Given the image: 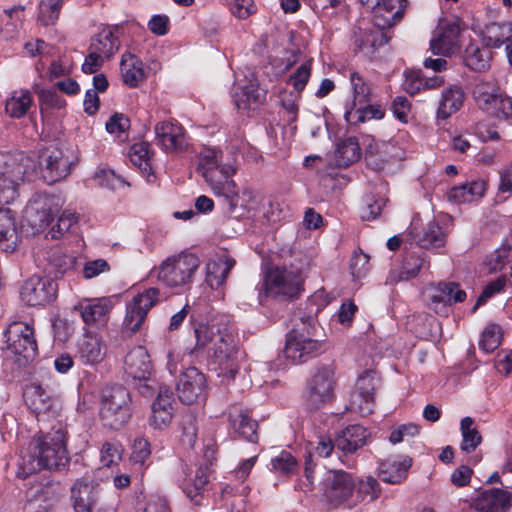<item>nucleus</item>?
Listing matches in <instances>:
<instances>
[{
  "label": "nucleus",
  "mask_w": 512,
  "mask_h": 512,
  "mask_svg": "<svg viewBox=\"0 0 512 512\" xmlns=\"http://www.w3.org/2000/svg\"><path fill=\"white\" fill-rule=\"evenodd\" d=\"M379 382L377 374L373 370H365L356 381L355 388L351 394L350 407L361 415L372 413L374 406V394Z\"/></svg>",
  "instance_id": "18"
},
{
  "label": "nucleus",
  "mask_w": 512,
  "mask_h": 512,
  "mask_svg": "<svg viewBox=\"0 0 512 512\" xmlns=\"http://www.w3.org/2000/svg\"><path fill=\"white\" fill-rule=\"evenodd\" d=\"M95 180L98 185L101 187L107 188L109 190H117L120 187L126 185V182L118 175L115 174L113 170L110 169H101L95 173Z\"/></svg>",
  "instance_id": "59"
},
{
  "label": "nucleus",
  "mask_w": 512,
  "mask_h": 512,
  "mask_svg": "<svg viewBox=\"0 0 512 512\" xmlns=\"http://www.w3.org/2000/svg\"><path fill=\"white\" fill-rule=\"evenodd\" d=\"M72 161L57 146L44 148L39 155V174L48 184H53L67 177Z\"/></svg>",
  "instance_id": "13"
},
{
  "label": "nucleus",
  "mask_w": 512,
  "mask_h": 512,
  "mask_svg": "<svg viewBox=\"0 0 512 512\" xmlns=\"http://www.w3.org/2000/svg\"><path fill=\"white\" fill-rule=\"evenodd\" d=\"M234 174L235 168L230 164H224L212 171L204 172L203 177L214 195L227 204L231 216L241 218L245 216L247 209L243 205H239L240 197L232 179Z\"/></svg>",
  "instance_id": "6"
},
{
  "label": "nucleus",
  "mask_w": 512,
  "mask_h": 512,
  "mask_svg": "<svg viewBox=\"0 0 512 512\" xmlns=\"http://www.w3.org/2000/svg\"><path fill=\"white\" fill-rule=\"evenodd\" d=\"M107 354V346L102 337L93 332H86L77 342L76 356L84 365H97Z\"/></svg>",
  "instance_id": "23"
},
{
  "label": "nucleus",
  "mask_w": 512,
  "mask_h": 512,
  "mask_svg": "<svg viewBox=\"0 0 512 512\" xmlns=\"http://www.w3.org/2000/svg\"><path fill=\"white\" fill-rule=\"evenodd\" d=\"M55 199L46 194H36L28 202L23 215V226L35 235L44 231L54 217Z\"/></svg>",
  "instance_id": "12"
},
{
  "label": "nucleus",
  "mask_w": 512,
  "mask_h": 512,
  "mask_svg": "<svg viewBox=\"0 0 512 512\" xmlns=\"http://www.w3.org/2000/svg\"><path fill=\"white\" fill-rule=\"evenodd\" d=\"M367 436V430L363 426L351 425L338 435L335 440V445L337 449L345 454L354 453L357 449L365 445Z\"/></svg>",
  "instance_id": "35"
},
{
  "label": "nucleus",
  "mask_w": 512,
  "mask_h": 512,
  "mask_svg": "<svg viewBox=\"0 0 512 512\" xmlns=\"http://www.w3.org/2000/svg\"><path fill=\"white\" fill-rule=\"evenodd\" d=\"M416 243L425 249L442 247L445 243V235L435 221L427 224L422 234L414 236Z\"/></svg>",
  "instance_id": "47"
},
{
  "label": "nucleus",
  "mask_w": 512,
  "mask_h": 512,
  "mask_svg": "<svg viewBox=\"0 0 512 512\" xmlns=\"http://www.w3.org/2000/svg\"><path fill=\"white\" fill-rule=\"evenodd\" d=\"M63 0H41L39 4V21L45 25H54L58 20Z\"/></svg>",
  "instance_id": "52"
},
{
  "label": "nucleus",
  "mask_w": 512,
  "mask_h": 512,
  "mask_svg": "<svg viewBox=\"0 0 512 512\" xmlns=\"http://www.w3.org/2000/svg\"><path fill=\"white\" fill-rule=\"evenodd\" d=\"M355 487L356 481L354 477L343 470L329 471L321 482L323 497L333 507L346 505L352 508Z\"/></svg>",
  "instance_id": "10"
},
{
  "label": "nucleus",
  "mask_w": 512,
  "mask_h": 512,
  "mask_svg": "<svg viewBox=\"0 0 512 512\" xmlns=\"http://www.w3.org/2000/svg\"><path fill=\"white\" fill-rule=\"evenodd\" d=\"M349 80L352 88V100L347 102L345 110L347 108H355L358 105L370 103L371 87L363 76L353 71L350 73Z\"/></svg>",
  "instance_id": "44"
},
{
  "label": "nucleus",
  "mask_w": 512,
  "mask_h": 512,
  "mask_svg": "<svg viewBox=\"0 0 512 512\" xmlns=\"http://www.w3.org/2000/svg\"><path fill=\"white\" fill-rule=\"evenodd\" d=\"M502 340V331L501 327L497 324L491 323L486 326L481 335V340L479 342V347L490 353L494 351L501 344Z\"/></svg>",
  "instance_id": "53"
},
{
  "label": "nucleus",
  "mask_w": 512,
  "mask_h": 512,
  "mask_svg": "<svg viewBox=\"0 0 512 512\" xmlns=\"http://www.w3.org/2000/svg\"><path fill=\"white\" fill-rule=\"evenodd\" d=\"M127 375L137 380H147L152 372V364L147 350L143 346L131 349L124 360Z\"/></svg>",
  "instance_id": "26"
},
{
  "label": "nucleus",
  "mask_w": 512,
  "mask_h": 512,
  "mask_svg": "<svg viewBox=\"0 0 512 512\" xmlns=\"http://www.w3.org/2000/svg\"><path fill=\"white\" fill-rule=\"evenodd\" d=\"M384 29L375 25L370 28L359 27L355 32L356 49L364 56L371 57L379 47L388 42Z\"/></svg>",
  "instance_id": "27"
},
{
  "label": "nucleus",
  "mask_w": 512,
  "mask_h": 512,
  "mask_svg": "<svg viewBox=\"0 0 512 512\" xmlns=\"http://www.w3.org/2000/svg\"><path fill=\"white\" fill-rule=\"evenodd\" d=\"M460 27L456 23H449L441 27L436 38L431 40V50L434 54L451 55L459 47Z\"/></svg>",
  "instance_id": "32"
},
{
  "label": "nucleus",
  "mask_w": 512,
  "mask_h": 512,
  "mask_svg": "<svg viewBox=\"0 0 512 512\" xmlns=\"http://www.w3.org/2000/svg\"><path fill=\"white\" fill-rule=\"evenodd\" d=\"M235 265V260L229 257H220L207 263V283L212 288L221 286Z\"/></svg>",
  "instance_id": "42"
},
{
  "label": "nucleus",
  "mask_w": 512,
  "mask_h": 512,
  "mask_svg": "<svg viewBox=\"0 0 512 512\" xmlns=\"http://www.w3.org/2000/svg\"><path fill=\"white\" fill-rule=\"evenodd\" d=\"M229 423L234 432L241 438L255 443L258 440V423L241 408L233 407L228 415Z\"/></svg>",
  "instance_id": "29"
},
{
  "label": "nucleus",
  "mask_w": 512,
  "mask_h": 512,
  "mask_svg": "<svg viewBox=\"0 0 512 512\" xmlns=\"http://www.w3.org/2000/svg\"><path fill=\"white\" fill-rule=\"evenodd\" d=\"M175 404L171 389L167 386H160L158 395L151 405L149 425L159 430L168 427L174 416Z\"/></svg>",
  "instance_id": "22"
},
{
  "label": "nucleus",
  "mask_w": 512,
  "mask_h": 512,
  "mask_svg": "<svg viewBox=\"0 0 512 512\" xmlns=\"http://www.w3.org/2000/svg\"><path fill=\"white\" fill-rule=\"evenodd\" d=\"M300 95L293 92H284L281 96V107L283 110V117L288 124H292L298 117V99Z\"/></svg>",
  "instance_id": "58"
},
{
  "label": "nucleus",
  "mask_w": 512,
  "mask_h": 512,
  "mask_svg": "<svg viewBox=\"0 0 512 512\" xmlns=\"http://www.w3.org/2000/svg\"><path fill=\"white\" fill-rule=\"evenodd\" d=\"M131 415V397L125 387L115 385L102 389L99 416L103 426L119 430L128 423Z\"/></svg>",
  "instance_id": "4"
},
{
  "label": "nucleus",
  "mask_w": 512,
  "mask_h": 512,
  "mask_svg": "<svg viewBox=\"0 0 512 512\" xmlns=\"http://www.w3.org/2000/svg\"><path fill=\"white\" fill-rule=\"evenodd\" d=\"M158 297L159 290L157 288H149L135 295L126 305L124 329L131 333L138 331L146 319L148 311L157 303Z\"/></svg>",
  "instance_id": "16"
},
{
  "label": "nucleus",
  "mask_w": 512,
  "mask_h": 512,
  "mask_svg": "<svg viewBox=\"0 0 512 512\" xmlns=\"http://www.w3.org/2000/svg\"><path fill=\"white\" fill-rule=\"evenodd\" d=\"M102 489L91 476L84 475L70 488V500L75 512H93L99 504Z\"/></svg>",
  "instance_id": "15"
},
{
  "label": "nucleus",
  "mask_w": 512,
  "mask_h": 512,
  "mask_svg": "<svg viewBox=\"0 0 512 512\" xmlns=\"http://www.w3.org/2000/svg\"><path fill=\"white\" fill-rule=\"evenodd\" d=\"M227 316L222 315L212 319L210 322H193L192 332L195 338V344L190 350L191 355H199L203 353L206 347L212 342L218 327L230 325Z\"/></svg>",
  "instance_id": "24"
},
{
  "label": "nucleus",
  "mask_w": 512,
  "mask_h": 512,
  "mask_svg": "<svg viewBox=\"0 0 512 512\" xmlns=\"http://www.w3.org/2000/svg\"><path fill=\"white\" fill-rule=\"evenodd\" d=\"M118 31V26L104 27L92 38L89 48L105 59H109L120 47V41L117 35Z\"/></svg>",
  "instance_id": "30"
},
{
  "label": "nucleus",
  "mask_w": 512,
  "mask_h": 512,
  "mask_svg": "<svg viewBox=\"0 0 512 512\" xmlns=\"http://www.w3.org/2000/svg\"><path fill=\"white\" fill-rule=\"evenodd\" d=\"M78 216L71 210H65L59 216L57 223L51 229V237L58 238L68 232L70 228L77 223Z\"/></svg>",
  "instance_id": "62"
},
{
  "label": "nucleus",
  "mask_w": 512,
  "mask_h": 512,
  "mask_svg": "<svg viewBox=\"0 0 512 512\" xmlns=\"http://www.w3.org/2000/svg\"><path fill=\"white\" fill-rule=\"evenodd\" d=\"M465 101V93L460 86L453 85L442 91L437 108V119L445 120L458 112Z\"/></svg>",
  "instance_id": "33"
},
{
  "label": "nucleus",
  "mask_w": 512,
  "mask_h": 512,
  "mask_svg": "<svg viewBox=\"0 0 512 512\" xmlns=\"http://www.w3.org/2000/svg\"><path fill=\"white\" fill-rule=\"evenodd\" d=\"M266 93L255 82L243 86L233 95L235 106L238 109L248 110L258 107L265 100Z\"/></svg>",
  "instance_id": "39"
},
{
  "label": "nucleus",
  "mask_w": 512,
  "mask_h": 512,
  "mask_svg": "<svg viewBox=\"0 0 512 512\" xmlns=\"http://www.w3.org/2000/svg\"><path fill=\"white\" fill-rule=\"evenodd\" d=\"M315 323L310 319L307 327L302 322V327H294L286 336L284 354L287 359L295 364L307 362L316 357L322 351V342L313 338Z\"/></svg>",
  "instance_id": "7"
},
{
  "label": "nucleus",
  "mask_w": 512,
  "mask_h": 512,
  "mask_svg": "<svg viewBox=\"0 0 512 512\" xmlns=\"http://www.w3.org/2000/svg\"><path fill=\"white\" fill-rule=\"evenodd\" d=\"M462 434L461 450L466 453L473 452L481 443L482 437L474 426V420L471 417H464L460 423Z\"/></svg>",
  "instance_id": "49"
},
{
  "label": "nucleus",
  "mask_w": 512,
  "mask_h": 512,
  "mask_svg": "<svg viewBox=\"0 0 512 512\" xmlns=\"http://www.w3.org/2000/svg\"><path fill=\"white\" fill-rule=\"evenodd\" d=\"M6 362L16 369L28 367L38 355L34 329L25 322L11 323L5 332Z\"/></svg>",
  "instance_id": "3"
},
{
  "label": "nucleus",
  "mask_w": 512,
  "mask_h": 512,
  "mask_svg": "<svg viewBox=\"0 0 512 512\" xmlns=\"http://www.w3.org/2000/svg\"><path fill=\"white\" fill-rule=\"evenodd\" d=\"M158 297L159 290L157 288H149L135 295L126 305L124 329L131 333L138 331L146 319L148 311L157 303Z\"/></svg>",
  "instance_id": "17"
},
{
  "label": "nucleus",
  "mask_w": 512,
  "mask_h": 512,
  "mask_svg": "<svg viewBox=\"0 0 512 512\" xmlns=\"http://www.w3.org/2000/svg\"><path fill=\"white\" fill-rule=\"evenodd\" d=\"M481 37L487 48H499L503 44L506 45L512 38V23H489L481 30Z\"/></svg>",
  "instance_id": "38"
},
{
  "label": "nucleus",
  "mask_w": 512,
  "mask_h": 512,
  "mask_svg": "<svg viewBox=\"0 0 512 512\" xmlns=\"http://www.w3.org/2000/svg\"><path fill=\"white\" fill-rule=\"evenodd\" d=\"M26 403L38 419L55 417L61 409L59 398L50 394L39 384L32 385L26 391Z\"/></svg>",
  "instance_id": "21"
},
{
  "label": "nucleus",
  "mask_w": 512,
  "mask_h": 512,
  "mask_svg": "<svg viewBox=\"0 0 512 512\" xmlns=\"http://www.w3.org/2000/svg\"><path fill=\"white\" fill-rule=\"evenodd\" d=\"M369 260L368 254L364 253L361 249L355 250L350 261L352 275L356 278L365 276L370 269Z\"/></svg>",
  "instance_id": "63"
},
{
  "label": "nucleus",
  "mask_w": 512,
  "mask_h": 512,
  "mask_svg": "<svg viewBox=\"0 0 512 512\" xmlns=\"http://www.w3.org/2000/svg\"><path fill=\"white\" fill-rule=\"evenodd\" d=\"M32 104V95L29 90L14 91L6 100L5 111L12 118H21L26 115Z\"/></svg>",
  "instance_id": "45"
},
{
  "label": "nucleus",
  "mask_w": 512,
  "mask_h": 512,
  "mask_svg": "<svg viewBox=\"0 0 512 512\" xmlns=\"http://www.w3.org/2000/svg\"><path fill=\"white\" fill-rule=\"evenodd\" d=\"M411 466L412 459L409 456L386 459L379 464V476L383 482L397 484L406 478Z\"/></svg>",
  "instance_id": "31"
},
{
  "label": "nucleus",
  "mask_w": 512,
  "mask_h": 512,
  "mask_svg": "<svg viewBox=\"0 0 512 512\" xmlns=\"http://www.w3.org/2000/svg\"><path fill=\"white\" fill-rule=\"evenodd\" d=\"M57 292V284L49 279L32 276L21 288V299L29 306H40L50 303Z\"/></svg>",
  "instance_id": "20"
},
{
  "label": "nucleus",
  "mask_w": 512,
  "mask_h": 512,
  "mask_svg": "<svg viewBox=\"0 0 512 512\" xmlns=\"http://www.w3.org/2000/svg\"><path fill=\"white\" fill-rule=\"evenodd\" d=\"M480 512H506L512 507V491L492 488L483 491L475 501Z\"/></svg>",
  "instance_id": "25"
},
{
  "label": "nucleus",
  "mask_w": 512,
  "mask_h": 512,
  "mask_svg": "<svg viewBox=\"0 0 512 512\" xmlns=\"http://www.w3.org/2000/svg\"><path fill=\"white\" fill-rule=\"evenodd\" d=\"M429 265L425 259L420 255H408L403 261L402 272L400 274V280H409L418 275L422 268H428Z\"/></svg>",
  "instance_id": "55"
},
{
  "label": "nucleus",
  "mask_w": 512,
  "mask_h": 512,
  "mask_svg": "<svg viewBox=\"0 0 512 512\" xmlns=\"http://www.w3.org/2000/svg\"><path fill=\"white\" fill-rule=\"evenodd\" d=\"M381 493L379 483L372 476H367L365 479H360L356 482V487L353 491L352 507L368 499L369 501L376 500Z\"/></svg>",
  "instance_id": "46"
},
{
  "label": "nucleus",
  "mask_w": 512,
  "mask_h": 512,
  "mask_svg": "<svg viewBox=\"0 0 512 512\" xmlns=\"http://www.w3.org/2000/svg\"><path fill=\"white\" fill-rule=\"evenodd\" d=\"M369 6L374 11L375 26L389 28L398 23L403 16L400 0H379Z\"/></svg>",
  "instance_id": "28"
},
{
  "label": "nucleus",
  "mask_w": 512,
  "mask_h": 512,
  "mask_svg": "<svg viewBox=\"0 0 512 512\" xmlns=\"http://www.w3.org/2000/svg\"><path fill=\"white\" fill-rule=\"evenodd\" d=\"M337 384L334 363L319 365L307 383L306 405L317 410L334 399Z\"/></svg>",
  "instance_id": "9"
},
{
  "label": "nucleus",
  "mask_w": 512,
  "mask_h": 512,
  "mask_svg": "<svg viewBox=\"0 0 512 512\" xmlns=\"http://www.w3.org/2000/svg\"><path fill=\"white\" fill-rule=\"evenodd\" d=\"M155 134L158 143L166 151H174L185 144L183 128L179 125L161 122L155 126Z\"/></svg>",
  "instance_id": "34"
},
{
  "label": "nucleus",
  "mask_w": 512,
  "mask_h": 512,
  "mask_svg": "<svg viewBox=\"0 0 512 512\" xmlns=\"http://www.w3.org/2000/svg\"><path fill=\"white\" fill-rule=\"evenodd\" d=\"M507 282L508 279L505 276H501L485 285L472 308V313H475L480 306L484 305L495 294L501 292L505 288Z\"/></svg>",
  "instance_id": "56"
},
{
  "label": "nucleus",
  "mask_w": 512,
  "mask_h": 512,
  "mask_svg": "<svg viewBox=\"0 0 512 512\" xmlns=\"http://www.w3.org/2000/svg\"><path fill=\"white\" fill-rule=\"evenodd\" d=\"M122 452L123 449L119 443L105 442L101 448L100 461L103 466L110 467L121 460Z\"/></svg>",
  "instance_id": "61"
},
{
  "label": "nucleus",
  "mask_w": 512,
  "mask_h": 512,
  "mask_svg": "<svg viewBox=\"0 0 512 512\" xmlns=\"http://www.w3.org/2000/svg\"><path fill=\"white\" fill-rule=\"evenodd\" d=\"M222 152L215 148L204 147L198 154L197 171L204 175V172L212 171L222 166Z\"/></svg>",
  "instance_id": "51"
},
{
  "label": "nucleus",
  "mask_w": 512,
  "mask_h": 512,
  "mask_svg": "<svg viewBox=\"0 0 512 512\" xmlns=\"http://www.w3.org/2000/svg\"><path fill=\"white\" fill-rule=\"evenodd\" d=\"M33 160L26 155H19L2 166L0 175V204L8 205L18 197V189L25 180L32 181L38 175V171L30 169Z\"/></svg>",
  "instance_id": "5"
},
{
  "label": "nucleus",
  "mask_w": 512,
  "mask_h": 512,
  "mask_svg": "<svg viewBox=\"0 0 512 512\" xmlns=\"http://www.w3.org/2000/svg\"><path fill=\"white\" fill-rule=\"evenodd\" d=\"M217 334L219 337L213 345L209 365L217 371L218 376L233 380L240 370L245 352L232 324L218 327Z\"/></svg>",
  "instance_id": "2"
},
{
  "label": "nucleus",
  "mask_w": 512,
  "mask_h": 512,
  "mask_svg": "<svg viewBox=\"0 0 512 512\" xmlns=\"http://www.w3.org/2000/svg\"><path fill=\"white\" fill-rule=\"evenodd\" d=\"M18 233L15 218L10 209H0V248L6 253L16 250Z\"/></svg>",
  "instance_id": "37"
},
{
  "label": "nucleus",
  "mask_w": 512,
  "mask_h": 512,
  "mask_svg": "<svg viewBox=\"0 0 512 512\" xmlns=\"http://www.w3.org/2000/svg\"><path fill=\"white\" fill-rule=\"evenodd\" d=\"M200 261L193 253H180L165 259L157 269V278L168 287H180L189 283Z\"/></svg>",
  "instance_id": "8"
},
{
  "label": "nucleus",
  "mask_w": 512,
  "mask_h": 512,
  "mask_svg": "<svg viewBox=\"0 0 512 512\" xmlns=\"http://www.w3.org/2000/svg\"><path fill=\"white\" fill-rule=\"evenodd\" d=\"M67 431L60 424L45 435L35 439L32 455L28 461L23 459L21 470L17 472L20 478L42 468L49 470H60L69 463V455L66 449Z\"/></svg>",
  "instance_id": "1"
},
{
  "label": "nucleus",
  "mask_w": 512,
  "mask_h": 512,
  "mask_svg": "<svg viewBox=\"0 0 512 512\" xmlns=\"http://www.w3.org/2000/svg\"><path fill=\"white\" fill-rule=\"evenodd\" d=\"M385 200L376 198L374 195H366L361 207V217L363 220H373L381 214Z\"/></svg>",
  "instance_id": "60"
},
{
  "label": "nucleus",
  "mask_w": 512,
  "mask_h": 512,
  "mask_svg": "<svg viewBox=\"0 0 512 512\" xmlns=\"http://www.w3.org/2000/svg\"><path fill=\"white\" fill-rule=\"evenodd\" d=\"M423 295L427 305L438 314H447L448 306L466 299V292L454 282L430 284L425 287Z\"/></svg>",
  "instance_id": "14"
},
{
  "label": "nucleus",
  "mask_w": 512,
  "mask_h": 512,
  "mask_svg": "<svg viewBox=\"0 0 512 512\" xmlns=\"http://www.w3.org/2000/svg\"><path fill=\"white\" fill-rule=\"evenodd\" d=\"M490 59L491 52L475 44H470L465 49L464 62L471 70L484 71L488 69Z\"/></svg>",
  "instance_id": "48"
},
{
  "label": "nucleus",
  "mask_w": 512,
  "mask_h": 512,
  "mask_svg": "<svg viewBox=\"0 0 512 512\" xmlns=\"http://www.w3.org/2000/svg\"><path fill=\"white\" fill-rule=\"evenodd\" d=\"M34 91L38 95L41 109L43 107L50 109H61L66 105V102L58 93L51 89H43L39 86H34Z\"/></svg>",
  "instance_id": "57"
},
{
  "label": "nucleus",
  "mask_w": 512,
  "mask_h": 512,
  "mask_svg": "<svg viewBox=\"0 0 512 512\" xmlns=\"http://www.w3.org/2000/svg\"><path fill=\"white\" fill-rule=\"evenodd\" d=\"M267 296L278 299L298 297L302 290V278L296 271L274 267L268 270L264 280Z\"/></svg>",
  "instance_id": "11"
},
{
  "label": "nucleus",
  "mask_w": 512,
  "mask_h": 512,
  "mask_svg": "<svg viewBox=\"0 0 512 512\" xmlns=\"http://www.w3.org/2000/svg\"><path fill=\"white\" fill-rule=\"evenodd\" d=\"M338 159L341 164L349 165L360 158V147L355 138L344 140L337 148Z\"/></svg>",
  "instance_id": "54"
},
{
  "label": "nucleus",
  "mask_w": 512,
  "mask_h": 512,
  "mask_svg": "<svg viewBox=\"0 0 512 512\" xmlns=\"http://www.w3.org/2000/svg\"><path fill=\"white\" fill-rule=\"evenodd\" d=\"M479 97L484 99V108L486 112L496 118L508 120L512 117V100L501 94H483L478 93Z\"/></svg>",
  "instance_id": "40"
},
{
  "label": "nucleus",
  "mask_w": 512,
  "mask_h": 512,
  "mask_svg": "<svg viewBox=\"0 0 512 512\" xmlns=\"http://www.w3.org/2000/svg\"><path fill=\"white\" fill-rule=\"evenodd\" d=\"M120 70L123 82L130 88L138 87L145 80L143 62L129 52L122 55Z\"/></svg>",
  "instance_id": "36"
},
{
  "label": "nucleus",
  "mask_w": 512,
  "mask_h": 512,
  "mask_svg": "<svg viewBox=\"0 0 512 512\" xmlns=\"http://www.w3.org/2000/svg\"><path fill=\"white\" fill-rule=\"evenodd\" d=\"M110 308V301L107 298H100L81 303L75 307V310L79 311L86 324L91 325L104 320Z\"/></svg>",
  "instance_id": "41"
},
{
  "label": "nucleus",
  "mask_w": 512,
  "mask_h": 512,
  "mask_svg": "<svg viewBox=\"0 0 512 512\" xmlns=\"http://www.w3.org/2000/svg\"><path fill=\"white\" fill-rule=\"evenodd\" d=\"M176 389L180 401L191 405L203 401L207 396V381L205 375L196 367H189L181 372Z\"/></svg>",
  "instance_id": "19"
},
{
  "label": "nucleus",
  "mask_w": 512,
  "mask_h": 512,
  "mask_svg": "<svg viewBox=\"0 0 512 512\" xmlns=\"http://www.w3.org/2000/svg\"><path fill=\"white\" fill-rule=\"evenodd\" d=\"M130 160L143 173L150 175V144L147 142L135 143L130 149Z\"/></svg>",
  "instance_id": "50"
},
{
  "label": "nucleus",
  "mask_w": 512,
  "mask_h": 512,
  "mask_svg": "<svg viewBox=\"0 0 512 512\" xmlns=\"http://www.w3.org/2000/svg\"><path fill=\"white\" fill-rule=\"evenodd\" d=\"M385 115L384 110L380 105H358L355 108H347L345 110V120L351 125L364 123L371 119H382Z\"/></svg>",
  "instance_id": "43"
},
{
  "label": "nucleus",
  "mask_w": 512,
  "mask_h": 512,
  "mask_svg": "<svg viewBox=\"0 0 512 512\" xmlns=\"http://www.w3.org/2000/svg\"><path fill=\"white\" fill-rule=\"evenodd\" d=\"M297 466L296 459L287 451H281L279 455L271 459V467L276 472L289 474Z\"/></svg>",
  "instance_id": "64"
}]
</instances>
